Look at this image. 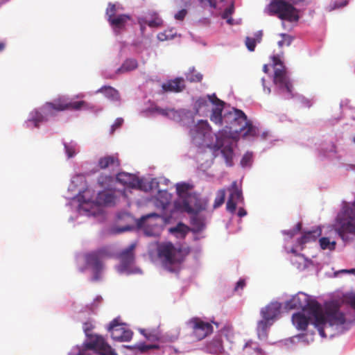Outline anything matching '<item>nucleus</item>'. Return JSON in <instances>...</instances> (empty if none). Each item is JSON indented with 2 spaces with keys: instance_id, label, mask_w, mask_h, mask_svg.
I'll use <instances>...</instances> for the list:
<instances>
[{
  "instance_id": "nucleus-7",
  "label": "nucleus",
  "mask_w": 355,
  "mask_h": 355,
  "mask_svg": "<svg viewBox=\"0 0 355 355\" xmlns=\"http://www.w3.org/2000/svg\"><path fill=\"white\" fill-rule=\"evenodd\" d=\"M268 10L282 20L296 22L300 19L298 10L285 0H272L268 5Z\"/></svg>"
},
{
  "instance_id": "nucleus-16",
  "label": "nucleus",
  "mask_w": 355,
  "mask_h": 355,
  "mask_svg": "<svg viewBox=\"0 0 355 355\" xmlns=\"http://www.w3.org/2000/svg\"><path fill=\"white\" fill-rule=\"evenodd\" d=\"M211 128L207 121L200 120L192 129L191 135L193 139L203 140L207 134H209Z\"/></svg>"
},
{
  "instance_id": "nucleus-52",
  "label": "nucleus",
  "mask_w": 355,
  "mask_h": 355,
  "mask_svg": "<svg viewBox=\"0 0 355 355\" xmlns=\"http://www.w3.org/2000/svg\"><path fill=\"white\" fill-rule=\"evenodd\" d=\"M196 104L198 108L205 107L207 105V101L205 98H199L196 101Z\"/></svg>"
},
{
  "instance_id": "nucleus-35",
  "label": "nucleus",
  "mask_w": 355,
  "mask_h": 355,
  "mask_svg": "<svg viewBox=\"0 0 355 355\" xmlns=\"http://www.w3.org/2000/svg\"><path fill=\"white\" fill-rule=\"evenodd\" d=\"M233 11H234V5L232 3L229 7H227L225 9V10L222 15V17L223 19H227V22L229 24H233V19L231 17V15L233 13Z\"/></svg>"
},
{
  "instance_id": "nucleus-41",
  "label": "nucleus",
  "mask_w": 355,
  "mask_h": 355,
  "mask_svg": "<svg viewBox=\"0 0 355 355\" xmlns=\"http://www.w3.org/2000/svg\"><path fill=\"white\" fill-rule=\"evenodd\" d=\"M65 152L69 158L72 157L76 153L75 145L64 144Z\"/></svg>"
},
{
  "instance_id": "nucleus-49",
  "label": "nucleus",
  "mask_w": 355,
  "mask_h": 355,
  "mask_svg": "<svg viewBox=\"0 0 355 355\" xmlns=\"http://www.w3.org/2000/svg\"><path fill=\"white\" fill-rule=\"evenodd\" d=\"M120 166V160L118 154L112 155V170Z\"/></svg>"
},
{
  "instance_id": "nucleus-25",
  "label": "nucleus",
  "mask_w": 355,
  "mask_h": 355,
  "mask_svg": "<svg viewBox=\"0 0 355 355\" xmlns=\"http://www.w3.org/2000/svg\"><path fill=\"white\" fill-rule=\"evenodd\" d=\"M321 230H315L305 232L302 236L299 239V243L301 245L305 244L311 241H315L316 239L320 236Z\"/></svg>"
},
{
  "instance_id": "nucleus-30",
  "label": "nucleus",
  "mask_w": 355,
  "mask_h": 355,
  "mask_svg": "<svg viewBox=\"0 0 355 355\" xmlns=\"http://www.w3.org/2000/svg\"><path fill=\"white\" fill-rule=\"evenodd\" d=\"M320 246L322 250H334L336 245V242L333 241H330L328 237H322L319 239Z\"/></svg>"
},
{
  "instance_id": "nucleus-26",
  "label": "nucleus",
  "mask_w": 355,
  "mask_h": 355,
  "mask_svg": "<svg viewBox=\"0 0 355 355\" xmlns=\"http://www.w3.org/2000/svg\"><path fill=\"white\" fill-rule=\"evenodd\" d=\"M272 60L275 69L274 77H277L286 74L285 67L284 66L283 62L281 61V60L278 57L274 56L272 58Z\"/></svg>"
},
{
  "instance_id": "nucleus-12",
  "label": "nucleus",
  "mask_w": 355,
  "mask_h": 355,
  "mask_svg": "<svg viewBox=\"0 0 355 355\" xmlns=\"http://www.w3.org/2000/svg\"><path fill=\"white\" fill-rule=\"evenodd\" d=\"M114 10L115 6L112 4V32L115 35H120L127 31L132 18L129 14H116Z\"/></svg>"
},
{
  "instance_id": "nucleus-31",
  "label": "nucleus",
  "mask_w": 355,
  "mask_h": 355,
  "mask_svg": "<svg viewBox=\"0 0 355 355\" xmlns=\"http://www.w3.org/2000/svg\"><path fill=\"white\" fill-rule=\"evenodd\" d=\"M172 234H180L182 237H184L188 232V227L182 223H179L175 227H171L169 230Z\"/></svg>"
},
{
  "instance_id": "nucleus-59",
  "label": "nucleus",
  "mask_w": 355,
  "mask_h": 355,
  "mask_svg": "<svg viewBox=\"0 0 355 355\" xmlns=\"http://www.w3.org/2000/svg\"><path fill=\"white\" fill-rule=\"evenodd\" d=\"M262 35H263V33H262L261 31H257L254 34V38L256 39V42H261Z\"/></svg>"
},
{
  "instance_id": "nucleus-53",
  "label": "nucleus",
  "mask_w": 355,
  "mask_h": 355,
  "mask_svg": "<svg viewBox=\"0 0 355 355\" xmlns=\"http://www.w3.org/2000/svg\"><path fill=\"white\" fill-rule=\"evenodd\" d=\"M123 119L122 118H117L115 121H114V123L112 124V132L116 129V128H119V127H121V125L123 124Z\"/></svg>"
},
{
  "instance_id": "nucleus-28",
  "label": "nucleus",
  "mask_w": 355,
  "mask_h": 355,
  "mask_svg": "<svg viewBox=\"0 0 355 355\" xmlns=\"http://www.w3.org/2000/svg\"><path fill=\"white\" fill-rule=\"evenodd\" d=\"M221 153L225 158L227 166H232L233 165V155L234 152L231 146L227 145L224 146L221 150Z\"/></svg>"
},
{
  "instance_id": "nucleus-17",
  "label": "nucleus",
  "mask_w": 355,
  "mask_h": 355,
  "mask_svg": "<svg viewBox=\"0 0 355 355\" xmlns=\"http://www.w3.org/2000/svg\"><path fill=\"white\" fill-rule=\"evenodd\" d=\"M162 88L164 92H181L185 88L184 80L183 78H175L163 83Z\"/></svg>"
},
{
  "instance_id": "nucleus-42",
  "label": "nucleus",
  "mask_w": 355,
  "mask_h": 355,
  "mask_svg": "<svg viewBox=\"0 0 355 355\" xmlns=\"http://www.w3.org/2000/svg\"><path fill=\"white\" fill-rule=\"evenodd\" d=\"M223 131H220L218 132V135L216 136V144L214 145V147L217 150H219L220 149L223 145H224V143L223 141V139L221 138L222 136H223Z\"/></svg>"
},
{
  "instance_id": "nucleus-60",
  "label": "nucleus",
  "mask_w": 355,
  "mask_h": 355,
  "mask_svg": "<svg viewBox=\"0 0 355 355\" xmlns=\"http://www.w3.org/2000/svg\"><path fill=\"white\" fill-rule=\"evenodd\" d=\"M104 90L106 92V94L107 96H110V94H111V87L105 86V87H101L98 91L101 92H103Z\"/></svg>"
},
{
  "instance_id": "nucleus-40",
  "label": "nucleus",
  "mask_w": 355,
  "mask_h": 355,
  "mask_svg": "<svg viewBox=\"0 0 355 355\" xmlns=\"http://www.w3.org/2000/svg\"><path fill=\"white\" fill-rule=\"evenodd\" d=\"M93 329V325L91 322H86L83 324V330L85 331V333L86 334L87 336L88 337V339L87 340V341L84 343V345L87 343L90 338L92 336H95L96 335H92V334H89V332Z\"/></svg>"
},
{
  "instance_id": "nucleus-51",
  "label": "nucleus",
  "mask_w": 355,
  "mask_h": 355,
  "mask_svg": "<svg viewBox=\"0 0 355 355\" xmlns=\"http://www.w3.org/2000/svg\"><path fill=\"white\" fill-rule=\"evenodd\" d=\"M251 158H252V155L250 154H248V153L245 154L241 161V165L243 166L248 165V164L250 162Z\"/></svg>"
},
{
  "instance_id": "nucleus-2",
  "label": "nucleus",
  "mask_w": 355,
  "mask_h": 355,
  "mask_svg": "<svg viewBox=\"0 0 355 355\" xmlns=\"http://www.w3.org/2000/svg\"><path fill=\"white\" fill-rule=\"evenodd\" d=\"M193 186L189 183L176 184L178 200L175 201V207L189 214L197 215L207 209L209 200L201 198L200 195L192 191Z\"/></svg>"
},
{
  "instance_id": "nucleus-9",
  "label": "nucleus",
  "mask_w": 355,
  "mask_h": 355,
  "mask_svg": "<svg viewBox=\"0 0 355 355\" xmlns=\"http://www.w3.org/2000/svg\"><path fill=\"white\" fill-rule=\"evenodd\" d=\"M89 107L88 103L85 101H71L68 98L60 97L53 102H48L45 104L44 109L47 112L53 110L56 111H64L67 110H80Z\"/></svg>"
},
{
  "instance_id": "nucleus-15",
  "label": "nucleus",
  "mask_w": 355,
  "mask_h": 355,
  "mask_svg": "<svg viewBox=\"0 0 355 355\" xmlns=\"http://www.w3.org/2000/svg\"><path fill=\"white\" fill-rule=\"evenodd\" d=\"M135 248L136 244L132 243L117 255L123 270L128 269L134 263Z\"/></svg>"
},
{
  "instance_id": "nucleus-43",
  "label": "nucleus",
  "mask_w": 355,
  "mask_h": 355,
  "mask_svg": "<svg viewBox=\"0 0 355 355\" xmlns=\"http://www.w3.org/2000/svg\"><path fill=\"white\" fill-rule=\"evenodd\" d=\"M207 98L209 101L215 106L225 105V103L217 98L215 94L207 95Z\"/></svg>"
},
{
  "instance_id": "nucleus-8",
  "label": "nucleus",
  "mask_w": 355,
  "mask_h": 355,
  "mask_svg": "<svg viewBox=\"0 0 355 355\" xmlns=\"http://www.w3.org/2000/svg\"><path fill=\"white\" fill-rule=\"evenodd\" d=\"M77 355H111V347L102 336H92Z\"/></svg>"
},
{
  "instance_id": "nucleus-1",
  "label": "nucleus",
  "mask_w": 355,
  "mask_h": 355,
  "mask_svg": "<svg viewBox=\"0 0 355 355\" xmlns=\"http://www.w3.org/2000/svg\"><path fill=\"white\" fill-rule=\"evenodd\" d=\"M286 306L291 309H302L304 311H307L314 318V325L318 328L320 335L324 338L326 337L324 325H342L345 322L344 313L340 311L336 304L327 306L323 311L317 301L309 300L308 296L302 293H298L287 302Z\"/></svg>"
},
{
  "instance_id": "nucleus-3",
  "label": "nucleus",
  "mask_w": 355,
  "mask_h": 355,
  "mask_svg": "<svg viewBox=\"0 0 355 355\" xmlns=\"http://www.w3.org/2000/svg\"><path fill=\"white\" fill-rule=\"evenodd\" d=\"M190 252L189 247L182 245L175 247L171 242L162 243L158 248V256L163 266L171 272H178L180 270V265Z\"/></svg>"
},
{
  "instance_id": "nucleus-38",
  "label": "nucleus",
  "mask_w": 355,
  "mask_h": 355,
  "mask_svg": "<svg viewBox=\"0 0 355 355\" xmlns=\"http://www.w3.org/2000/svg\"><path fill=\"white\" fill-rule=\"evenodd\" d=\"M256 39L247 37L245 38V45L250 51H254L256 47Z\"/></svg>"
},
{
  "instance_id": "nucleus-27",
  "label": "nucleus",
  "mask_w": 355,
  "mask_h": 355,
  "mask_svg": "<svg viewBox=\"0 0 355 355\" xmlns=\"http://www.w3.org/2000/svg\"><path fill=\"white\" fill-rule=\"evenodd\" d=\"M138 66L137 61L135 59H127L116 71V73H124L135 69Z\"/></svg>"
},
{
  "instance_id": "nucleus-37",
  "label": "nucleus",
  "mask_w": 355,
  "mask_h": 355,
  "mask_svg": "<svg viewBox=\"0 0 355 355\" xmlns=\"http://www.w3.org/2000/svg\"><path fill=\"white\" fill-rule=\"evenodd\" d=\"M270 320H266L264 318L263 320H260L258 322L257 325L258 331H261L263 334H266L268 327L270 325V324L269 323Z\"/></svg>"
},
{
  "instance_id": "nucleus-29",
  "label": "nucleus",
  "mask_w": 355,
  "mask_h": 355,
  "mask_svg": "<svg viewBox=\"0 0 355 355\" xmlns=\"http://www.w3.org/2000/svg\"><path fill=\"white\" fill-rule=\"evenodd\" d=\"M186 78L191 83H199L202 79V75L192 67L186 73Z\"/></svg>"
},
{
  "instance_id": "nucleus-33",
  "label": "nucleus",
  "mask_w": 355,
  "mask_h": 355,
  "mask_svg": "<svg viewBox=\"0 0 355 355\" xmlns=\"http://www.w3.org/2000/svg\"><path fill=\"white\" fill-rule=\"evenodd\" d=\"M155 110L160 114L166 116H168L172 119L179 117V113L173 109H162L160 107H156Z\"/></svg>"
},
{
  "instance_id": "nucleus-5",
  "label": "nucleus",
  "mask_w": 355,
  "mask_h": 355,
  "mask_svg": "<svg viewBox=\"0 0 355 355\" xmlns=\"http://www.w3.org/2000/svg\"><path fill=\"white\" fill-rule=\"evenodd\" d=\"M98 184L101 190L98 191L95 200L93 199L92 191L89 189L79 193L78 200L80 204L95 202L99 206H105L111 202V176L101 175L98 179Z\"/></svg>"
},
{
  "instance_id": "nucleus-13",
  "label": "nucleus",
  "mask_w": 355,
  "mask_h": 355,
  "mask_svg": "<svg viewBox=\"0 0 355 355\" xmlns=\"http://www.w3.org/2000/svg\"><path fill=\"white\" fill-rule=\"evenodd\" d=\"M227 190L230 192V196L227 199L226 208L228 211L234 213L236 209V204L243 202L242 189L239 187L237 182L234 181Z\"/></svg>"
},
{
  "instance_id": "nucleus-39",
  "label": "nucleus",
  "mask_w": 355,
  "mask_h": 355,
  "mask_svg": "<svg viewBox=\"0 0 355 355\" xmlns=\"http://www.w3.org/2000/svg\"><path fill=\"white\" fill-rule=\"evenodd\" d=\"M146 24L150 27H158L162 25V20L157 16H155L153 19L146 21Z\"/></svg>"
},
{
  "instance_id": "nucleus-44",
  "label": "nucleus",
  "mask_w": 355,
  "mask_h": 355,
  "mask_svg": "<svg viewBox=\"0 0 355 355\" xmlns=\"http://www.w3.org/2000/svg\"><path fill=\"white\" fill-rule=\"evenodd\" d=\"M125 327L128 326V324L122 321L121 317H117L112 320V331H114V328H117V327Z\"/></svg>"
},
{
  "instance_id": "nucleus-48",
  "label": "nucleus",
  "mask_w": 355,
  "mask_h": 355,
  "mask_svg": "<svg viewBox=\"0 0 355 355\" xmlns=\"http://www.w3.org/2000/svg\"><path fill=\"white\" fill-rule=\"evenodd\" d=\"M191 224L196 226L198 230L202 229L203 225L202 222L196 216V215L191 218Z\"/></svg>"
},
{
  "instance_id": "nucleus-11",
  "label": "nucleus",
  "mask_w": 355,
  "mask_h": 355,
  "mask_svg": "<svg viewBox=\"0 0 355 355\" xmlns=\"http://www.w3.org/2000/svg\"><path fill=\"white\" fill-rule=\"evenodd\" d=\"M187 325L191 330L192 336L197 340L204 339L213 331V327L211 323L205 322L198 317L189 320Z\"/></svg>"
},
{
  "instance_id": "nucleus-20",
  "label": "nucleus",
  "mask_w": 355,
  "mask_h": 355,
  "mask_svg": "<svg viewBox=\"0 0 355 355\" xmlns=\"http://www.w3.org/2000/svg\"><path fill=\"white\" fill-rule=\"evenodd\" d=\"M282 305L277 302H272L262 309L261 313L263 318L272 320L280 313Z\"/></svg>"
},
{
  "instance_id": "nucleus-23",
  "label": "nucleus",
  "mask_w": 355,
  "mask_h": 355,
  "mask_svg": "<svg viewBox=\"0 0 355 355\" xmlns=\"http://www.w3.org/2000/svg\"><path fill=\"white\" fill-rule=\"evenodd\" d=\"M207 351L213 354L220 353L223 350V342L220 337H215L207 345Z\"/></svg>"
},
{
  "instance_id": "nucleus-54",
  "label": "nucleus",
  "mask_w": 355,
  "mask_h": 355,
  "mask_svg": "<svg viewBox=\"0 0 355 355\" xmlns=\"http://www.w3.org/2000/svg\"><path fill=\"white\" fill-rule=\"evenodd\" d=\"M245 286V282L244 279H240L235 286L234 290L238 291L239 289H243L244 286Z\"/></svg>"
},
{
  "instance_id": "nucleus-22",
  "label": "nucleus",
  "mask_w": 355,
  "mask_h": 355,
  "mask_svg": "<svg viewBox=\"0 0 355 355\" xmlns=\"http://www.w3.org/2000/svg\"><path fill=\"white\" fill-rule=\"evenodd\" d=\"M273 81L274 83L277 85L280 89L285 90L288 94H291L293 86L287 76V74L274 77Z\"/></svg>"
},
{
  "instance_id": "nucleus-4",
  "label": "nucleus",
  "mask_w": 355,
  "mask_h": 355,
  "mask_svg": "<svg viewBox=\"0 0 355 355\" xmlns=\"http://www.w3.org/2000/svg\"><path fill=\"white\" fill-rule=\"evenodd\" d=\"M334 227L335 232L343 241L353 240L355 237V202L343 207L336 218Z\"/></svg>"
},
{
  "instance_id": "nucleus-32",
  "label": "nucleus",
  "mask_w": 355,
  "mask_h": 355,
  "mask_svg": "<svg viewBox=\"0 0 355 355\" xmlns=\"http://www.w3.org/2000/svg\"><path fill=\"white\" fill-rule=\"evenodd\" d=\"M225 190L222 189L217 191L216 196L214 200V208L216 209L220 207L225 202Z\"/></svg>"
},
{
  "instance_id": "nucleus-45",
  "label": "nucleus",
  "mask_w": 355,
  "mask_h": 355,
  "mask_svg": "<svg viewBox=\"0 0 355 355\" xmlns=\"http://www.w3.org/2000/svg\"><path fill=\"white\" fill-rule=\"evenodd\" d=\"M111 163V157H105L101 158L98 162V165L101 168H107Z\"/></svg>"
},
{
  "instance_id": "nucleus-19",
  "label": "nucleus",
  "mask_w": 355,
  "mask_h": 355,
  "mask_svg": "<svg viewBox=\"0 0 355 355\" xmlns=\"http://www.w3.org/2000/svg\"><path fill=\"white\" fill-rule=\"evenodd\" d=\"M133 336V332L128 328V326L117 327L114 329L112 331V340L119 342H128Z\"/></svg>"
},
{
  "instance_id": "nucleus-36",
  "label": "nucleus",
  "mask_w": 355,
  "mask_h": 355,
  "mask_svg": "<svg viewBox=\"0 0 355 355\" xmlns=\"http://www.w3.org/2000/svg\"><path fill=\"white\" fill-rule=\"evenodd\" d=\"M280 35L282 37V39L278 42V46L281 48L284 46H290L293 40L292 37L290 35L285 33H282Z\"/></svg>"
},
{
  "instance_id": "nucleus-6",
  "label": "nucleus",
  "mask_w": 355,
  "mask_h": 355,
  "mask_svg": "<svg viewBox=\"0 0 355 355\" xmlns=\"http://www.w3.org/2000/svg\"><path fill=\"white\" fill-rule=\"evenodd\" d=\"M227 118H231L234 120V123L230 126V130L235 132H243V136L254 137L257 135V128L252 125L251 121H248L245 114L241 110L234 108V112L230 113L226 116Z\"/></svg>"
},
{
  "instance_id": "nucleus-50",
  "label": "nucleus",
  "mask_w": 355,
  "mask_h": 355,
  "mask_svg": "<svg viewBox=\"0 0 355 355\" xmlns=\"http://www.w3.org/2000/svg\"><path fill=\"white\" fill-rule=\"evenodd\" d=\"M187 13V10L185 9H182V10L178 11L175 15V18L178 20H183L184 18L185 17Z\"/></svg>"
},
{
  "instance_id": "nucleus-46",
  "label": "nucleus",
  "mask_w": 355,
  "mask_h": 355,
  "mask_svg": "<svg viewBox=\"0 0 355 355\" xmlns=\"http://www.w3.org/2000/svg\"><path fill=\"white\" fill-rule=\"evenodd\" d=\"M345 300L347 304L355 309V293L349 294L345 297Z\"/></svg>"
},
{
  "instance_id": "nucleus-47",
  "label": "nucleus",
  "mask_w": 355,
  "mask_h": 355,
  "mask_svg": "<svg viewBox=\"0 0 355 355\" xmlns=\"http://www.w3.org/2000/svg\"><path fill=\"white\" fill-rule=\"evenodd\" d=\"M159 218V215L156 213H150L148 214H146L145 216H143L140 218V223H144L148 218Z\"/></svg>"
},
{
  "instance_id": "nucleus-55",
  "label": "nucleus",
  "mask_w": 355,
  "mask_h": 355,
  "mask_svg": "<svg viewBox=\"0 0 355 355\" xmlns=\"http://www.w3.org/2000/svg\"><path fill=\"white\" fill-rule=\"evenodd\" d=\"M201 3H207L211 8H216V0H199Z\"/></svg>"
},
{
  "instance_id": "nucleus-63",
  "label": "nucleus",
  "mask_w": 355,
  "mask_h": 355,
  "mask_svg": "<svg viewBox=\"0 0 355 355\" xmlns=\"http://www.w3.org/2000/svg\"><path fill=\"white\" fill-rule=\"evenodd\" d=\"M338 272L340 273H347V274H355V268L349 269V270H340Z\"/></svg>"
},
{
  "instance_id": "nucleus-62",
  "label": "nucleus",
  "mask_w": 355,
  "mask_h": 355,
  "mask_svg": "<svg viewBox=\"0 0 355 355\" xmlns=\"http://www.w3.org/2000/svg\"><path fill=\"white\" fill-rule=\"evenodd\" d=\"M247 215V211H245V209L243 207H240L239 209V211H238V216L239 217H243Z\"/></svg>"
},
{
  "instance_id": "nucleus-14",
  "label": "nucleus",
  "mask_w": 355,
  "mask_h": 355,
  "mask_svg": "<svg viewBox=\"0 0 355 355\" xmlns=\"http://www.w3.org/2000/svg\"><path fill=\"white\" fill-rule=\"evenodd\" d=\"M223 107L224 105L216 106V107H214L211 111L210 120L215 124L219 125H222L223 123H225V128L230 129V126L234 123V120L231 118H227V120H225V117L230 113L234 112V110L225 113L223 116L222 112L223 110Z\"/></svg>"
},
{
  "instance_id": "nucleus-24",
  "label": "nucleus",
  "mask_w": 355,
  "mask_h": 355,
  "mask_svg": "<svg viewBox=\"0 0 355 355\" xmlns=\"http://www.w3.org/2000/svg\"><path fill=\"white\" fill-rule=\"evenodd\" d=\"M127 348L135 352V353L144 354L150 349H159V346L157 345H146L143 343L135 345L127 346Z\"/></svg>"
},
{
  "instance_id": "nucleus-10",
  "label": "nucleus",
  "mask_w": 355,
  "mask_h": 355,
  "mask_svg": "<svg viewBox=\"0 0 355 355\" xmlns=\"http://www.w3.org/2000/svg\"><path fill=\"white\" fill-rule=\"evenodd\" d=\"M110 256L109 247H103L96 251L85 254V263L95 273L99 272L103 268V261Z\"/></svg>"
},
{
  "instance_id": "nucleus-64",
  "label": "nucleus",
  "mask_w": 355,
  "mask_h": 355,
  "mask_svg": "<svg viewBox=\"0 0 355 355\" xmlns=\"http://www.w3.org/2000/svg\"><path fill=\"white\" fill-rule=\"evenodd\" d=\"M286 2L291 3V5H297L301 2H303L304 0H285Z\"/></svg>"
},
{
  "instance_id": "nucleus-57",
  "label": "nucleus",
  "mask_w": 355,
  "mask_h": 355,
  "mask_svg": "<svg viewBox=\"0 0 355 355\" xmlns=\"http://www.w3.org/2000/svg\"><path fill=\"white\" fill-rule=\"evenodd\" d=\"M348 3L347 0H343L341 3L335 2L334 8H339L345 6Z\"/></svg>"
},
{
  "instance_id": "nucleus-34",
  "label": "nucleus",
  "mask_w": 355,
  "mask_h": 355,
  "mask_svg": "<svg viewBox=\"0 0 355 355\" xmlns=\"http://www.w3.org/2000/svg\"><path fill=\"white\" fill-rule=\"evenodd\" d=\"M44 119V117L41 113L35 112L32 118L28 121V126H30V123H32L35 127L37 128L39 126V123L43 121Z\"/></svg>"
},
{
  "instance_id": "nucleus-18",
  "label": "nucleus",
  "mask_w": 355,
  "mask_h": 355,
  "mask_svg": "<svg viewBox=\"0 0 355 355\" xmlns=\"http://www.w3.org/2000/svg\"><path fill=\"white\" fill-rule=\"evenodd\" d=\"M116 180L123 185L131 188H137L141 187V180L130 173L124 172L119 173L116 175Z\"/></svg>"
},
{
  "instance_id": "nucleus-61",
  "label": "nucleus",
  "mask_w": 355,
  "mask_h": 355,
  "mask_svg": "<svg viewBox=\"0 0 355 355\" xmlns=\"http://www.w3.org/2000/svg\"><path fill=\"white\" fill-rule=\"evenodd\" d=\"M169 204V200L167 198H165L164 200H162L160 202V206L163 209H166Z\"/></svg>"
},
{
  "instance_id": "nucleus-56",
  "label": "nucleus",
  "mask_w": 355,
  "mask_h": 355,
  "mask_svg": "<svg viewBox=\"0 0 355 355\" xmlns=\"http://www.w3.org/2000/svg\"><path fill=\"white\" fill-rule=\"evenodd\" d=\"M302 229V223H298L295 227L293 229L294 232L291 233V237H293L294 235H295L297 233H298Z\"/></svg>"
},
{
  "instance_id": "nucleus-58",
  "label": "nucleus",
  "mask_w": 355,
  "mask_h": 355,
  "mask_svg": "<svg viewBox=\"0 0 355 355\" xmlns=\"http://www.w3.org/2000/svg\"><path fill=\"white\" fill-rule=\"evenodd\" d=\"M120 99V96H119V94L118 92V91H116V89H114L113 87H112V101H119Z\"/></svg>"
},
{
  "instance_id": "nucleus-21",
  "label": "nucleus",
  "mask_w": 355,
  "mask_h": 355,
  "mask_svg": "<svg viewBox=\"0 0 355 355\" xmlns=\"http://www.w3.org/2000/svg\"><path fill=\"white\" fill-rule=\"evenodd\" d=\"M310 317H306L302 313H294L292 317L293 324L301 331H305L309 324Z\"/></svg>"
}]
</instances>
